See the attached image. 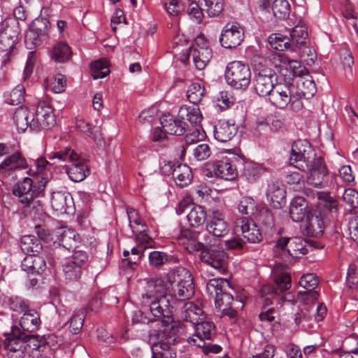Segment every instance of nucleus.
Listing matches in <instances>:
<instances>
[{
  "instance_id": "1",
  "label": "nucleus",
  "mask_w": 358,
  "mask_h": 358,
  "mask_svg": "<svg viewBox=\"0 0 358 358\" xmlns=\"http://www.w3.org/2000/svg\"><path fill=\"white\" fill-rule=\"evenodd\" d=\"M181 236L187 238L189 243L186 247L189 252L201 251V261L213 267L217 273L224 274L228 268V255L223 250L222 241L220 239L206 240V243L196 241L195 234L189 230L182 231Z\"/></svg>"
},
{
  "instance_id": "2",
  "label": "nucleus",
  "mask_w": 358,
  "mask_h": 358,
  "mask_svg": "<svg viewBox=\"0 0 358 358\" xmlns=\"http://www.w3.org/2000/svg\"><path fill=\"white\" fill-rule=\"evenodd\" d=\"M158 329L149 331V343L152 345V358H176L172 345L177 342L176 329L172 322L163 319Z\"/></svg>"
},
{
  "instance_id": "3",
  "label": "nucleus",
  "mask_w": 358,
  "mask_h": 358,
  "mask_svg": "<svg viewBox=\"0 0 358 358\" xmlns=\"http://www.w3.org/2000/svg\"><path fill=\"white\" fill-rule=\"evenodd\" d=\"M2 342L8 358H24L26 355L31 356L41 348L37 337L27 335L20 328L13 326L10 331L3 334Z\"/></svg>"
},
{
  "instance_id": "4",
  "label": "nucleus",
  "mask_w": 358,
  "mask_h": 358,
  "mask_svg": "<svg viewBox=\"0 0 358 358\" xmlns=\"http://www.w3.org/2000/svg\"><path fill=\"white\" fill-rule=\"evenodd\" d=\"M166 288L159 279H149L147 281L145 293L142 294L143 303L150 307L152 315L162 320L171 313L168 298L165 295Z\"/></svg>"
},
{
  "instance_id": "5",
  "label": "nucleus",
  "mask_w": 358,
  "mask_h": 358,
  "mask_svg": "<svg viewBox=\"0 0 358 358\" xmlns=\"http://www.w3.org/2000/svg\"><path fill=\"white\" fill-rule=\"evenodd\" d=\"M230 288L229 282L224 278H213L206 284V292L210 297L214 299L215 305L223 315L234 319L237 316V311L232 308L233 296L227 292Z\"/></svg>"
},
{
  "instance_id": "6",
  "label": "nucleus",
  "mask_w": 358,
  "mask_h": 358,
  "mask_svg": "<svg viewBox=\"0 0 358 358\" xmlns=\"http://www.w3.org/2000/svg\"><path fill=\"white\" fill-rule=\"evenodd\" d=\"M274 285H265L260 290L261 296L265 298V303H271V299L275 303L282 306L285 302L293 303L294 296L290 292H286L292 287L290 275L287 272L275 273L273 275Z\"/></svg>"
},
{
  "instance_id": "7",
  "label": "nucleus",
  "mask_w": 358,
  "mask_h": 358,
  "mask_svg": "<svg viewBox=\"0 0 358 358\" xmlns=\"http://www.w3.org/2000/svg\"><path fill=\"white\" fill-rule=\"evenodd\" d=\"M318 159L314 148L306 140L295 141L291 149L289 164L302 171H306L308 167Z\"/></svg>"
},
{
  "instance_id": "8",
  "label": "nucleus",
  "mask_w": 358,
  "mask_h": 358,
  "mask_svg": "<svg viewBox=\"0 0 358 358\" xmlns=\"http://www.w3.org/2000/svg\"><path fill=\"white\" fill-rule=\"evenodd\" d=\"M276 81V73L273 69L261 63L255 66L252 84L257 95L268 97L275 86Z\"/></svg>"
},
{
  "instance_id": "9",
  "label": "nucleus",
  "mask_w": 358,
  "mask_h": 358,
  "mask_svg": "<svg viewBox=\"0 0 358 358\" xmlns=\"http://www.w3.org/2000/svg\"><path fill=\"white\" fill-rule=\"evenodd\" d=\"M21 31L20 24L15 20H7L0 28V52H5L2 64L6 65L10 61V52L17 42Z\"/></svg>"
},
{
  "instance_id": "10",
  "label": "nucleus",
  "mask_w": 358,
  "mask_h": 358,
  "mask_svg": "<svg viewBox=\"0 0 358 358\" xmlns=\"http://www.w3.org/2000/svg\"><path fill=\"white\" fill-rule=\"evenodd\" d=\"M225 79L235 89H245L251 80V71L248 65L234 61L227 66Z\"/></svg>"
},
{
  "instance_id": "11",
  "label": "nucleus",
  "mask_w": 358,
  "mask_h": 358,
  "mask_svg": "<svg viewBox=\"0 0 358 358\" xmlns=\"http://www.w3.org/2000/svg\"><path fill=\"white\" fill-rule=\"evenodd\" d=\"M307 171L306 182L308 185L320 189L334 187V181L322 157H318V159Z\"/></svg>"
},
{
  "instance_id": "12",
  "label": "nucleus",
  "mask_w": 358,
  "mask_h": 358,
  "mask_svg": "<svg viewBox=\"0 0 358 358\" xmlns=\"http://www.w3.org/2000/svg\"><path fill=\"white\" fill-rule=\"evenodd\" d=\"M88 261L86 252L74 250L73 255L66 259L63 264V273L66 280L70 282L78 280Z\"/></svg>"
},
{
  "instance_id": "13",
  "label": "nucleus",
  "mask_w": 358,
  "mask_h": 358,
  "mask_svg": "<svg viewBox=\"0 0 358 358\" xmlns=\"http://www.w3.org/2000/svg\"><path fill=\"white\" fill-rule=\"evenodd\" d=\"M50 23L43 17H36L26 33L24 42L29 49H34L42 44L43 38L48 35Z\"/></svg>"
},
{
  "instance_id": "14",
  "label": "nucleus",
  "mask_w": 358,
  "mask_h": 358,
  "mask_svg": "<svg viewBox=\"0 0 358 358\" xmlns=\"http://www.w3.org/2000/svg\"><path fill=\"white\" fill-rule=\"evenodd\" d=\"M243 39V27L237 22H230L223 27L219 41L222 48L232 49L241 45Z\"/></svg>"
},
{
  "instance_id": "15",
  "label": "nucleus",
  "mask_w": 358,
  "mask_h": 358,
  "mask_svg": "<svg viewBox=\"0 0 358 358\" xmlns=\"http://www.w3.org/2000/svg\"><path fill=\"white\" fill-rule=\"evenodd\" d=\"M234 230L251 243H258L262 241V234L253 220L248 217H237L234 222Z\"/></svg>"
},
{
  "instance_id": "16",
  "label": "nucleus",
  "mask_w": 358,
  "mask_h": 358,
  "mask_svg": "<svg viewBox=\"0 0 358 358\" xmlns=\"http://www.w3.org/2000/svg\"><path fill=\"white\" fill-rule=\"evenodd\" d=\"M204 172L207 177H215L229 181L235 180L238 176L236 167L227 158L208 164Z\"/></svg>"
},
{
  "instance_id": "17",
  "label": "nucleus",
  "mask_w": 358,
  "mask_h": 358,
  "mask_svg": "<svg viewBox=\"0 0 358 358\" xmlns=\"http://www.w3.org/2000/svg\"><path fill=\"white\" fill-rule=\"evenodd\" d=\"M31 129L34 131L50 129L56 123L53 109L45 103L37 106L35 113L31 114Z\"/></svg>"
},
{
  "instance_id": "18",
  "label": "nucleus",
  "mask_w": 358,
  "mask_h": 358,
  "mask_svg": "<svg viewBox=\"0 0 358 358\" xmlns=\"http://www.w3.org/2000/svg\"><path fill=\"white\" fill-rule=\"evenodd\" d=\"M43 192L42 185H34L33 180L29 177H25L22 181L17 184L13 190V194L19 198L20 203L27 206Z\"/></svg>"
},
{
  "instance_id": "19",
  "label": "nucleus",
  "mask_w": 358,
  "mask_h": 358,
  "mask_svg": "<svg viewBox=\"0 0 358 358\" xmlns=\"http://www.w3.org/2000/svg\"><path fill=\"white\" fill-rule=\"evenodd\" d=\"M194 333L187 338L189 344L203 346L204 341H211L215 336L216 328L213 322L200 320L193 325Z\"/></svg>"
},
{
  "instance_id": "20",
  "label": "nucleus",
  "mask_w": 358,
  "mask_h": 358,
  "mask_svg": "<svg viewBox=\"0 0 358 358\" xmlns=\"http://www.w3.org/2000/svg\"><path fill=\"white\" fill-rule=\"evenodd\" d=\"M206 229L209 234L217 238L223 237L228 234L229 225L222 210L217 208L210 210Z\"/></svg>"
},
{
  "instance_id": "21",
  "label": "nucleus",
  "mask_w": 358,
  "mask_h": 358,
  "mask_svg": "<svg viewBox=\"0 0 358 358\" xmlns=\"http://www.w3.org/2000/svg\"><path fill=\"white\" fill-rule=\"evenodd\" d=\"M295 91L294 85L276 83L272 92L268 96L269 102L275 107L284 109L290 103L292 95Z\"/></svg>"
},
{
  "instance_id": "22",
  "label": "nucleus",
  "mask_w": 358,
  "mask_h": 358,
  "mask_svg": "<svg viewBox=\"0 0 358 358\" xmlns=\"http://www.w3.org/2000/svg\"><path fill=\"white\" fill-rule=\"evenodd\" d=\"M160 123L164 130L169 134L182 136L188 129V125L183 119L167 113L160 117Z\"/></svg>"
},
{
  "instance_id": "23",
  "label": "nucleus",
  "mask_w": 358,
  "mask_h": 358,
  "mask_svg": "<svg viewBox=\"0 0 358 358\" xmlns=\"http://www.w3.org/2000/svg\"><path fill=\"white\" fill-rule=\"evenodd\" d=\"M28 164L24 157L20 152L6 157L0 164V174H12L16 171L26 169Z\"/></svg>"
},
{
  "instance_id": "24",
  "label": "nucleus",
  "mask_w": 358,
  "mask_h": 358,
  "mask_svg": "<svg viewBox=\"0 0 358 358\" xmlns=\"http://www.w3.org/2000/svg\"><path fill=\"white\" fill-rule=\"evenodd\" d=\"M238 125L231 120H220L214 126V137L221 142L227 143L232 140L236 135Z\"/></svg>"
},
{
  "instance_id": "25",
  "label": "nucleus",
  "mask_w": 358,
  "mask_h": 358,
  "mask_svg": "<svg viewBox=\"0 0 358 358\" xmlns=\"http://www.w3.org/2000/svg\"><path fill=\"white\" fill-rule=\"evenodd\" d=\"M21 268L28 274L41 275L47 268L44 258L40 254L27 255L21 263Z\"/></svg>"
},
{
  "instance_id": "26",
  "label": "nucleus",
  "mask_w": 358,
  "mask_h": 358,
  "mask_svg": "<svg viewBox=\"0 0 358 358\" xmlns=\"http://www.w3.org/2000/svg\"><path fill=\"white\" fill-rule=\"evenodd\" d=\"M266 194L267 199L274 208L280 209L286 203V191L277 181L268 185Z\"/></svg>"
},
{
  "instance_id": "27",
  "label": "nucleus",
  "mask_w": 358,
  "mask_h": 358,
  "mask_svg": "<svg viewBox=\"0 0 358 358\" xmlns=\"http://www.w3.org/2000/svg\"><path fill=\"white\" fill-rule=\"evenodd\" d=\"M78 242L79 236L73 229L62 227L56 231L54 243H58L68 250L76 248Z\"/></svg>"
},
{
  "instance_id": "28",
  "label": "nucleus",
  "mask_w": 358,
  "mask_h": 358,
  "mask_svg": "<svg viewBox=\"0 0 358 358\" xmlns=\"http://www.w3.org/2000/svg\"><path fill=\"white\" fill-rule=\"evenodd\" d=\"M324 220L320 212L308 215L303 229L308 236H321L324 234Z\"/></svg>"
},
{
  "instance_id": "29",
  "label": "nucleus",
  "mask_w": 358,
  "mask_h": 358,
  "mask_svg": "<svg viewBox=\"0 0 358 358\" xmlns=\"http://www.w3.org/2000/svg\"><path fill=\"white\" fill-rule=\"evenodd\" d=\"M179 300L185 301L194 294V284L192 273L188 270L186 277L182 278L172 291Z\"/></svg>"
},
{
  "instance_id": "30",
  "label": "nucleus",
  "mask_w": 358,
  "mask_h": 358,
  "mask_svg": "<svg viewBox=\"0 0 358 358\" xmlns=\"http://www.w3.org/2000/svg\"><path fill=\"white\" fill-rule=\"evenodd\" d=\"M71 163L70 166H66L65 170L72 181L76 182H81L90 174L88 166L79 155L77 160L71 161Z\"/></svg>"
},
{
  "instance_id": "31",
  "label": "nucleus",
  "mask_w": 358,
  "mask_h": 358,
  "mask_svg": "<svg viewBox=\"0 0 358 358\" xmlns=\"http://www.w3.org/2000/svg\"><path fill=\"white\" fill-rule=\"evenodd\" d=\"M41 324L40 314L34 309L29 308L24 312L20 320V326L23 331L34 332Z\"/></svg>"
},
{
  "instance_id": "32",
  "label": "nucleus",
  "mask_w": 358,
  "mask_h": 358,
  "mask_svg": "<svg viewBox=\"0 0 358 358\" xmlns=\"http://www.w3.org/2000/svg\"><path fill=\"white\" fill-rule=\"evenodd\" d=\"M308 201L301 196H296L292 201L289 208V215L294 222L302 221L308 211Z\"/></svg>"
},
{
  "instance_id": "33",
  "label": "nucleus",
  "mask_w": 358,
  "mask_h": 358,
  "mask_svg": "<svg viewBox=\"0 0 358 358\" xmlns=\"http://www.w3.org/2000/svg\"><path fill=\"white\" fill-rule=\"evenodd\" d=\"M188 269L182 266H178L173 269L169 270L165 277V280L160 278H155L154 279H159L163 282L165 285L166 292H171L176 287V284H178L179 281L186 277Z\"/></svg>"
},
{
  "instance_id": "34",
  "label": "nucleus",
  "mask_w": 358,
  "mask_h": 358,
  "mask_svg": "<svg viewBox=\"0 0 358 358\" xmlns=\"http://www.w3.org/2000/svg\"><path fill=\"white\" fill-rule=\"evenodd\" d=\"M203 310L200 306L189 301L184 303L181 315L185 321L194 325L203 319Z\"/></svg>"
},
{
  "instance_id": "35",
  "label": "nucleus",
  "mask_w": 358,
  "mask_h": 358,
  "mask_svg": "<svg viewBox=\"0 0 358 358\" xmlns=\"http://www.w3.org/2000/svg\"><path fill=\"white\" fill-rule=\"evenodd\" d=\"M76 127L92 138L97 145L101 146L103 145L104 141L99 127L92 126L90 122L80 118L76 121Z\"/></svg>"
},
{
  "instance_id": "36",
  "label": "nucleus",
  "mask_w": 358,
  "mask_h": 358,
  "mask_svg": "<svg viewBox=\"0 0 358 358\" xmlns=\"http://www.w3.org/2000/svg\"><path fill=\"white\" fill-rule=\"evenodd\" d=\"M187 51H188L189 57L192 56L195 66L199 70H203L213 56V52L210 48H188Z\"/></svg>"
},
{
  "instance_id": "37",
  "label": "nucleus",
  "mask_w": 358,
  "mask_h": 358,
  "mask_svg": "<svg viewBox=\"0 0 358 358\" xmlns=\"http://www.w3.org/2000/svg\"><path fill=\"white\" fill-rule=\"evenodd\" d=\"M308 84L310 87L309 91L305 92L302 90H295L292 95V99H290L291 100L289 104L290 105L291 109L294 112H299L303 108V104L301 101L302 98L307 99H310L315 95L316 92V88L314 83L308 81Z\"/></svg>"
},
{
  "instance_id": "38",
  "label": "nucleus",
  "mask_w": 358,
  "mask_h": 358,
  "mask_svg": "<svg viewBox=\"0 0 358 358\" xmlns=\"http://www.w3.org/2000/svg\"><path fill=\"white\" fill-rule=\"evenodd\" d=\"M29 110L27 107L20 106L13 114V122L19 131H24L29 127L31 128L32 117Z\"/></svg>"
},
{
  "instance_id": "39",
  "label": "nucleus",
  "mask_w": 358,
  "mask_h": 358,
  "mask_svg": "<svg viewBox=\"0 0 358 358\" xmlns=\"http://www.w3.org/2000/svg\"><path fill=\"white\" fill-rule=\"evenodd\" d=\"M72 50L70 46L65 42L59 41L56 43L50 52L52 59L57 63H65L72 56Z\"/></svg>"
},
{
  "instance_id": "40",
  "label": "nucleus",
  "mask_w": 358,
  "mask_h": 358,
  "mask_svg": "<svg viewBox=\"0 0 358 358\" xmlns=\"http://www.w3.org/2000/svg\"><path fill=\"white\" fill-rule=\"evenodd\" d=\"M20 248L27 255L40 254L43 251V245L36 236L25 235L20 239Z\"/></svg>"
},
{
  "instance_id": "41",
  "label": "nucleus",
  "mask_w": 358,
  "mask_h": 358,
  "mask_svg": "<svg viewBox=\"0 0 358 358\" xmlns=\"http://www.w3.org/2000/svg\"><path fill=\"white\" fill-rule=\"evenodd\" d=\"M266 171L263 164L255 162L245 164L242 176L250 183L255 182Z\"/></svg>"
},
{
  "instance_id": "42",
  "label": "nucleus",
  "mask_w": 358,
  "mask_h": 358,
  "mask_svg": "<svg viewBox=\"0 0 358 358\" xmlns=\"http://www.w3.org/2000/svg\"><path fill=\"white\" fill-rule=\"evenodd\" d=\"M148 260L150 265L156 268H161L168 262L176 264L179 261L178 258L173 255L157 250L152 251L149 253Z\"/></svg>"
},
{
  "instance_id": "43",
  "label": "nucleus",
  "mask_w": 358,
  "mask_h": 358,
  "mask_svg": "<svg viewBox=\"0 0 358 358\" xmlns=\"http://www.w3.org/2000/svg\"><path fill=\"white\" fill-rule=\"evenodd\" d=\"M179 117L194 125L199 124L203 118L201 110L197 105L181 106L179 109Z\"/></svg>"
},
{
  "instance_id": "44",
  "label": "nucleus",
  "mask_w": 358,
  "mask_h": 358,
  "mask_svg": "<svg viewBox=\"0 0 358 358\" xmlns=\"http://www.w3.org/2000/svg\"><path fill=\"white\" fill-rule=\"evenodd\" d=\"M72 200L69 193L58 191L53 192L51 197V206L54 210L60 213H66L68 204Z\"/></svg>"
},
{
  "instance_id": "45",
  "label": "nucleus",
  "mask_w": 358,
  "mask_h": 358,
  "mask_svg": "<svg viewBox=\"0 0 358 358\" xmlns=\"http://www.w3.org/2000/svg\"><path fill=\"white\" fill-rule=\"evenodd\" d=\"M173 178L178 186L185 187L190 184L192 180V169L187 164H179L176 167Z\"/></svg>"
},
{
  "instance_id": "46",
  "label": "nucleus",
  "mask_w": 358,
  "mask_h": 358,
  "mask_svg": "<svg viewBox=\"0 0 358 358\" xmlns=\"http://www.w3.org/2000/svg\"><path fill=\"white\" fill-rule=\"evenodd\" d=\"M309 245L306 241L300 237L291 238L288 255L292 257L298 258L308 252Z\"/></svg>"
},
{
  "instance_id": "47",
  "label": "nucleus",
  "mask_w": 358,
  "mask_h": 358,
  "mask_svg": "<svg viewBox=\"0 0 358 358\" xmlns=\"http://www.w3.org/2000/svg\"><path fill=\"white\" fill-rule=\"evenodd\" d=\"M268 41L271 47L279 52L284 50H290L294 52L293 44L291 43L289 38L280 34H272L269 36Z\"/></svg>"
},
{
  "instance_id": "48",
  "label": "nucleus",
  "mask_w": 358,
  "mask_h": 358,
  "mask_svg": "<svg viewBox=\"0 0 358 358\" xmlns=\"http://www.w3.org/2000/svg\"><path fill=\"white\" fill-rule=\"evenodd\" d=\"M331 178L334 181V187L335 185H340L341 182L345 185H351L355 180V176L350 166H341L338 170V174L332 173Z\"/></svg>"
},
{
  "instance_id": "49",
  "label": "nucleus",
  "mask_w": 358,
  "mask_h": 358,
  "mask_svg": "<svg viewBox=\"0 0 358 358\" xmlns=\"http://www.w3.org/2000/svg\"><path fill=\"white\" fill-rule=\"evenodd\" d=\"M207 217L206 212L201 206H194L187 215L189 224L193 227L202 225Z\"/></svg>"
},
{
  "instance_id": "50",
  "label": "nucleus",
  "mask_w": 358,
  "mask_h": 358,
  "mask_svg": "<svg viewBox=\"0 0 358 358\" xmlns=\"http://www.w3.org/2000/svg\"><path fill=\"white\" fill-rule=\"evenodd\" d=\"M237 209L241 214L249 217L257 212L258 206L252 197L246 196L240 199Z\"/></svg>"
},
{
  "instance_id": "51",
  "label": "nucleus",
  "mask_w": 358,
  "mask_h": 358,
  "mask_svg": "<svg viewBox=\"0 0 358 358\" xmlns=\"http://www.w3.org/2000/svg\"><path fill=\"white\" fill-rule=\"evenodd\" d=\"M317 198L320 201L319 206L325 213H336L338 203L336 200L330 195L329 192H320L317 193Z\"/></svg>"
},
{
  "instance_id": "52",
  "label": "nucleus",
  "mask_w": 358,
  "mask_h": 358,
  "mask_svg": "<svg viewBox=\"0 0 358 358\" xmlns=\"http://www.w3.org/2000/svg\"><path fill=\"white\" fill-rule=\"evenodd\" d=\"M205 94V87L200 83H192L187 92L188 100L194 105H198L201 101Z\"/></svg>"
},
{
  "instance_id": "53",
  "label": "nucleus",
  "mask_w": 358,
  "mask_h": 358,
  "mask_svg": "<svg viewBox=\"0 0 358 358\" xmlns=\"http://www.w3.org/2000/svg\"><path fill=\"white\" fill-rule=\"evenodd\" d=\"M92 76L94 79L105 78L110 73L109 64L106 59L101 58L91 64Z\"/></svg>"
},
{
  "instance_id": "54",
  "label": "nucleus",
  "mask_w": 358,
  "mask_h": 358,
  "mask_svg": "<svg viewBox=\"0 0 358 358\" xmlns=\"http://www.w3.org/2000/svg\"><path fill=\"white\" fill-rule=\"evenodd\" d=\"M5 302L12 311L17 313H24L30 308L29 301L18 296H11Z\"/></svg>"
},
{
  "instance_id": "55",
  "label": "nucleus",
  "mask_w": 358,
  "mask_h": 358,
  "mask_svg": "<svg viewBox=\"0 0 358 358\" xmlns=\"http://www.w3.org/2000/svg\"><path fill=\"white\" fill-rule=\"evenodd\" d=\"M48 157L50 159H58L60 162L75 161L78 159V154L69 148H64L59 150L51 152L48 154Z\"/></svg>"
},
{
  "instance_id": "56",
  "label": "nucleus",
  "mask_w": 358,
  "mask_h": 358,
  "mask_svg": "<svg viewBox=\"0 0 358 358\" xmlns=\"http://www.w3.org/2000/svg\"><path fill=\"white\" fill-rule=\"evenodd\" d=\"M257 220L266 230L272 231L275 227L273 215L268 208H262L258 211Z\"/></svg>"
},
{
  "instance_id": "57",
  "label": "nucleus",
  "mask_w": 358,
  "mask_h": 358,
  "mask_svg": "<svg viewBox=\"0 0 358 358\" xmlns=\"http://www.w3.org/2000/svg\"><path fill=\"white\" fill-rule=\"evenodd\" d=\"M289 4L286 0H275L272 5L273 15L279 20H285L289 15Z\"/></svg>"
},
{
  "instance_id": "58",
  "label": "nucleus",
  "mask_w": 358,
  "mask_h": 358,
  "mask_svg": "<svg viewBox=\"0 0 358 358\" xmlns=\"http://www.w3.org/2000/svg\"><path fill=\"white\" fill-rule=\"evenodd\" d=\"M301 65L299 66L293 67V65L291 66H285L283 68H280L278 69V72L280 73V77H282L284 80L285 85H294L292 81L296 76H299L301 75Z\"/></svg>"
},
{
  "instance_id": "59",
  "label": "nucleus",
  "mask_w": 358,
  "mask_h": 358,
  "mask_svg": "<svg viewBox=\"0 0 358 358\" xmlns=\"http://www.w3.org/2000/svg\"><path fill=\"white\" fill-rule=\"evenodd\" d=\"M25 88L22 85H17L6 96V102L10 105H18L24 102Z\"/></svg>"
},
{
  "instance_id": "60",
  "label": "nucleus",
  "mask_w": 358,
  "mask_h": 358,
  "mask_svg": "<svg viewBox=\"0 0 358 358\" xmlns=\"http://www.w3.org/2000/svg\"><path fill=\"white\" fill-rule=\"evenodd\" d=\"M199 2L203 3L210 17L218 16L224 9L223 0H199Z\"/></svg>"
},
{
  "instance_id": "61",
  "label": "nucleus",
  "mask_w": 358,
  "mask_h": 358,
  "mask_svg": "<svg viewBox=\"0 0 358 358\" xmlns=\"http://www.w3.org/2000/svg\"><path fill=\"white\" fill-rule=\"evenodd\" d=\"M272 61L275 66L279 69L285 66H299V62L295 59H291L283 52H276L272 55Z\"/></svg>"
},
{
  "instance_id": "62",
  "label": "nucleus",
  "mask_w": 358,
  "mask_h": 358,
  "mask_svg": "<svg viewBox=\"0 0 358 358\" xmlns=\"http://www.w3.org/2000/svg\"><path fill=\"white\" fill-rule=\"evenodd\" d=\"M308 36L307 31L301 26H295L290 32V42L293 44L294 49L299 45L306 43V38Z\"/></svg>"
},
{
  "instance_id": "63",
  "label": "nucleus",
  "mask_w": 358,
  "mask_h": 358,
  "mask_svg": "<svg viewBox=\"0 0 358 358\" xmlns=\"http://www.w3.org/2000/svg\"><path fill=\"white\" fill-rule=\"evenodd\" d=\"M343 200L350 208L351 213H357L358 208V192L355 189L348 188L343 194Z\"/></svg>"
},
{
  "instance_id": "64",
  "label": "nucleus",
  "mask_w": 358,
  "mask_h": 358,
  "mask_svg": "<svg viewBox=\"0 0 358 358\" xmlns=\"http://www.w3.org/2000/svg\"><path fill=\"white\" fill-rule=\"evenodd\" d=\"M270 125L271 130L278 131L285 128V117L282 115L276 114L271 117L268 122H258L257 128L261 129Z\"/></svg>"
}]
</instances>
